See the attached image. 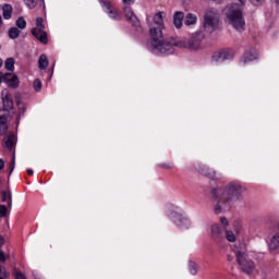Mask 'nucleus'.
<instances>
[{
    "mask_svg": "<svg viewBox=\"0 0 279 279\" xmlns=\"http://www.w3.org/2000/svg\"><path fill=\"white\" fill-rule=\"evenodd\" d=\"M150 34L153 36L150 45L153 53H156L157 56L159 53H161L162 56H171L172 53H175L174 47H178L179 49H190L191 51H196V49H199L202 40H204L203 32H196L192 34L191 38L187 41H175L173 37H171L170 39H165L162 37V32L156 28H153L150 31Z\"/></svg>",
    "mask_w": 279,
    "mask_h": 279,
    "instance_id": "nucleus-1",
    "label": "nucleus"
},
{
    "mask_svg": "<svg viewBox=\"0 0 279 279\" xmlns=\"http://www.w3.org/2000/svg\"><path fill=\"white\" fill-rule=\"evenodd\" d=\"M245 191H247V189L241 185L240 182H230L223 189H214L211 191V199L215 214L221 215L223 206L239 202Z\"/></svg>",
    "mask_w": 279,
    "mask_h": 279,
    "instance_id": "nucleus-2",
    "label": "nucleus"
},
{
    "mask_svg": "<svg viewBox=\"0 0 279 279\" xmlns=\"http://www.w3.org/2000/svg\"><path fill=\"white\" fill-rule=\"evenodd\" d=\"M227 17L234 29H245V20L243 19L241 5L232 4L227 13Z\"/></svg>",
    "mask_w": 279,
    "mask_h": 279,
    "instance_id": "nucleus-3",
    "label": "nucleus"
},
{
    "mask_svg": "<svg viewBox=\"0 0 279 279\" xmlns=\"http://www.w3.org/2000/svg\"><path fill=\"white\" fill-rule=\"evenodd\" d=\"M236 263L241 267V271L243 274H246L247 276L252 275L254 272V269H256V265L250 257H247V254L243 251H238L235 253Z\"/></svg>",
    "mask_w": 279,
    "mask_h": 279,
    "instance_id": "nucleus-4",
    "label": "nucleus"
},
{
    "mask_svg": "<svg viewBox=\"0 0 279 279\" xmlns=\"http://www.w3.org/2000/svg\"><path fill=\"white\" fill-rule=\"evenodd\" d=\"M219 27V17L213 13H207L204 16V29L208 34H213Z\"/></svg>",
    "mask_w": 279,
    "mask_h": 279,
    "instance_id": "nucleus-5",
    "label": "nucleus"
},
{
    "mask_svg": "<svg viewBox=\"0 0 279 279\" xmlns=\"http://www.w3.org/2000/svg\"><path fill=\"white\" fill-rule=\"evenodd\" d=\"M234 50L230 48H223L213 54L214 62H223L226 60H233Z\"/></svg>",
    "mask_w": 279,
    "mask_h": 279,
    "instance_id": "nucleus-6",
    "label": "nucleus"
},
{
    "mask_svg": "<svg viewBox=\"0 0 279 279\" xmlns=\"http://www.w3.org/2000/svg\"><path fill=\"white\" fill-rule=\"evenodd\" d=\"M3 82L4 84H7L8 88H12L13 90H16V88L21 86V81L19 80V75L12 72L4 73Z\"/></svg>",
    "mask_w": 279,
    "mask_h": 279,
    "instance_id": "nucleus-7",
    "label": "nucleus"
},
{
    "mask_svg": "<svg viewBox=\"0 0 279 279\" xmlns=\"http://www.w3.org/2000/svg\"><path fill=\"white\" fill-rule=\"evenodd\" d=\"M154 23L156 25H159V27H153L149 29L150 40H148L147 47L148 49H150V51H154V49L151 48V40H154V36L151 35V29H159L161 34H162V29H165V21L162 20V12H158L154 16Z\"/></svg>",
    "mask_w": 279,
    "mask_h": 279,
    "instance_id": "nucleus-8",
    "label": "nucleus"
},
{
    "mask_svg": "<svg viewBox=\"0 0 279 279\" xmlns=\"http://www.w3.org/2000/svg\"><path fill=\"white\" fill-rule=\"evenodd\" d=\"M211 239L216 243H221V241H226V230L221 228L219 225L211 226Z\"/></svg>",
    "mask_w": 279,
    "mask_h": 279,
    "instance_id": "nucleus-9",
    "label": "nucleus"
},
{
    "mask_svg": "<svg viewBox=\"0 0 279 279\" xmlns=\"http://www.w3.org/2000/svg\"><path fill=\"white\" fill-rule=\"evenodd\" d=\"M124 16L133 27H141V21L138 20L136 14H134V11H132L130 4H125L124 7Z\"/></svg>",
    "mask_w": 279,
    "mask_h": 279,
    "instance_id": "nucleus-10",
    "label": "nucleus"
},
{
    "mask_svg": "<svg viewBox=\"0 0 279 279\" xmlns=\"http://www.w3.org/2000/svg\"><path fill=\"white\" fill-rule=\"evenodd\" d=\"M39 28H32V35L36 37L39 43H43V45H47V32H45V24H41V26H38Z\"/></svg>",
    "mask_w": 279,
    "mask_h": 279,
    "instance_id": "nucleus-11",
    "label": "nucleus"
},
{
    "mask_svg": "<svg viewBox=\"0 0 279 279\" xmlns=\"http://www.w3.org/2000/svg\"><path fill=\"white\" fill-rule=\"evenodd\" d=\"M2 111L5 110H14V100H12V96L10 95V93L8 92V89L2 90Z\"/></svg>",
    "mask_w": 279,
    "mask_h": 279,
    "instance_id": "nucleus-12",
    "label": "nucleus"
},
{
    "mask_svg": "<svg viewBox=\"0 0 279 279\" xmlns=\"http://www.w3.org/2000/svg\"><path fill=\"white\" fill-rule=\"evenodd\" d=\"M198 173H201V175H205V178H209V180H215V175H217V172L210 170L207 166H201L198 168Z\"/></svg>",
    "mask_w": 279,
    "mask_h": 279,
    "instance_id": "nucleus-13",
    "label": "nucleus"
},
{
    "mask_svg": "<svg viewBox=\"0 0 279 279\" xmlns=\"http://www.w3.org/2000/svg\"><path fill=\"white\" fill-rule=\"evenodd\" d=\"M182 21H184V12L177 11L173 14V25L177 29H182Z\"/></svg>",
    "mask_w": 279,
    "mask_h": 279,
    "instance_id": "nucleus-14",
    "label": "nucleus"
},
{
    "mask_svg": "<svg viewBox=\"0 0 279 279\" xmlns=\"http://www.w3.org/2000/svg\"><path fill=\"white\" fill-rule=\"evenodd\" d=\"M105 8L107 9V13L109 14L110 19H113V21H121V13L112 9V5H110V2Z\"/></svg>",
    "mask_w": 279,
    "mask_h": 279,
    "instance_id": "nucleus-15",
    "label": "nucleus"
},
{
    "mask_svg": "<svg viewBox=\"0 0 279 279\" xmlns=\"http://www.w3.org/2000/svg\"><path fill=\"white\" fill-rule=\"evenodd\" d=\"M243 58H244V62H252L258 59V53H256V50L250 49L248 51L244 52Z\"/></svg>",
    "mask_w": 279,
    "mask_h": 279,
    "instance_id": "nucleus-16",
    "label": "nucleus"
},
{
    "mask_svg": "<svg viewBox=\"0 0 279 279\" xmlns=\"http://www.w3.org/2000/svg\"><path fill=\"white\" fill-rule=\"evenodd\" d=\"M49 66V59L47 58V54H40L38 59V69L40 71H45Z\"/></svg>",
    "mask_w": 279,
    "mask_h": 279,
    "instance_id": "nucleus-17",
    "label": "nucleus"
},
{
    "mask_svg": "<svg viewBox=\"0 0 279 279\" xmlns=\"http://www.w3.org/2000/svg\"><path fill=\"white\" fill-rule=\"evenodd\" d=\"M3 13L2 16L5 21H10L12 19V4H4L2 7Z\"/></svg>",
    "mask_w": 279,
    "mask_h": 279,
    "instance_id": "nucleus-18",
    "label": "nucleus"
},
{
    "mask_svg": "<svg viewBox=\"0 0 279 279\" xmlns=\"http://www.w3.org/2000/svg\"><path fill=\"white\" fill-rule=\"evenodd\" d=\"M195 23H197V16L193 13H187L185 15V20H184V25H195Z\"/></svg>",
    "mask_w": 279,
    "mask_h": 279,
    "instance_id": "nucleus-19",
    "label": "nucleus"
},
{
    "mask_svg": "<svg viewBox=\"0 0 279 279\" xmlns=\"http://www.w3.org/2000/svg\"><path fill=\"white\" fill-rule=\"evenodd\" d=\"M14 64H16V61L14 60V58H8L4 62V69L7 71H10V73L14 72Z\"/></svg>",
    "mask_w": 279,
    "mask_h": 279,
    "instance_id": "nucleus-20",
    "label": "nucleus"
},
{
    "mask_svg": "<svg viewBox=\"0 0 279 279\" xmlns=\"http://www.w3.org/2000/svg\"><path fill=\"white\" fill-rule=\"evenodd\" d=\"M9 38H11V40H16V38H19L21 36V31L16 27H11L9 29Z\"/></svg>",
    "mask_w": 279,
    "mask_h": 279,
    "instance_id": "nucleus-21",
    "label": "nucleus"
},
{
    "mask_svg": "<svg viewBox=\"0 0 279 279\" xmlns=\"http://www.w3.org/2000/svg\"><path fill=\"white\" fill-rule=\"evenodd\" d=\"M270 250H278L279 247V232L272 236L269 245Z\"/></svg>",
    "mask_w": 279,
    "mask_h": 279,
    "instance_id": "nucleus-22",
    "label": "nucleus"
},
{
    "mask_svg": "<svg viewBox=\"0 0 279 279\" xmlns=\"http://www.w3.org/2000/svg\"><path fill=\"white\" fill-rule=\"evenodd\" d=\"M15 101H16V105H17L19 110H22V112H20V114H21V116L25 114V111L27 110V108H25V104H23V102L21 101V97L15 96Z\"/></svg>",
    "mask_w": 279,
    "mask_h": 279,
    "instance_id": "nucleus-23",
    "label": "nucleus"
},
{
    "mask_svg": "<svg viewBox=\"0 0 279 279\" xmlns=\"http://www.w3.org/2000/svg\"><path fill=\"white\" fill-rule=\"evenodd\" d=\"M225 239L230 243H234V241H236V235H234V232L232 231L225 230Z\"/></svg>",
    "mask_w": 279,
    "mask_h": 279,
    "instance_id": "nucleus-24",
    "label": "nucleus"
},
{
    "mask_svg": "<svg viewBox=\"0 0 279 279\" xmlns=\"http://www.w3.org/2000/svg\"><path fill=\"white\" fill-rule=\"evenodd\" d=\"M16 27H19V29H25L27 27V22L25 21V17L20 16L16 20Z\"/></svg>",
    "mask_w": 279,
    "mask_h": 279,
    "instance_id": "nucleus-25",
    "label": "nucleus"
},
{
    "mask_svg": "<svg viewBox=\"0 0 279 279\" xmlns=\"http://www.w3.org/2000/svg\"><path fill=\"white\" fill-rule=\"evenodd\" d=\"M172 219L173 222L177 223V226H180L184 221V217L178 213L172 214Z\"/></svg>",
    "mask_w": 279,
    "mask_h": 279,
    "instance_id": "nucleus-26",
    "label": "nucleus"
},
{
    "mask_svg": "<svg viewBox=\"0 0 279 279\" xmlns=\"http://www.w3.org/2000/svg\"><path fill=\"white\" fill-rule=\"evenodd\" d=\"M33 86L35 93H40V90H43V82L40 81V78H36L33 83Z\"/></svg>",
    "mask_w": 279,
    "mask_h": 279,
    "instance_id": "nucleus-27",
    "label": "nucleus"
},
{
    "mask_svg": "<svg viewBox=\"0 0 279 279\" xmlns=\"http://www.w3.org/2000/svg\"><path fill=\"white\" fill-rule=\"evenodd\" d=\"M10 117V111L9 110H4L3 109H0V121L1 123H5V121H8Z\"/></svg>",
    "mask_w": 279,
    "mask_h": 279,
    "instance_id": "nucleus-28",
    "label": "nucleus"
},
{
    "mask_svg": "<svg viewBox=\"0 0 279 279\" xmlns=\"http://www.w3.org/2000/svg\"><path fill=\"white\" fill-rule=\"evenodd\" d=\"M5 146L8 147V149H12V147H14V134H10L7 137Z\"/></svg>",
    "mask_w": 279,
    "mask_h": 279,
    "instance_id": "nucleus-29",
    "label": "nucleus"
},
{
    "mask_svg": "<svg viewBox=\"0 0 279 279\" xmlns=\"http://www.w3.org/2000/svg\"><path fill=\"white\" fill-rule=\"evenodd\" d=\"M189 266H190V274H192V276H197V264L193 260H190Z\"/></svg>",
    "mask_w": 279,
    "mask_h": 279,
    "instance_id": "nucleus-30",
    "label": "nucleus"
},
{
    "mask_svg": "<svg viewBox=\"0 0 279 279\" xmlns=\"http://www.w3.org/2000/svg\"><path fill=\"white\" fill-rule=\"evenodd\" d=\"M158 169H166L167 171H171L173 169V163H158Z\"/></svg>",
    "mask_w": 279,
    "mask_h": 279,
    "instance_id": "nucleus-31",
    "label": "nucleus"
},
{
    "mask_svg": "<svg viewBox=\"0 0 279 279\" xmlns=\"http://www.w3.org/2000/svg\"><path fill=\"white\" fill-rule=\"evenodd\" d=\"M8 132V123L0 121V136H3Z\"/></svg>",
    "mask_w": 279,
    "mask_h": 279,
    "instance_id": "nucleus-32",
    "label": "nucleus"
},
{
    "mask_svg": "<svg viewBox=\"0 0 279 279\" xmlns=\"http://www.w3.org/2000/svg\"><path fill=\"white\" fill-rule=\"evenodd\" d=\"M26 2V5L31 8V10H34L36 5L38 4V0H24Z\"/></svg>",
    "mask_w": 279,
    "mask_h": 279,
    "instance_id": "nucleus-33",
    "label": "nucleus"
},
{
    "mask_svg": "<svg viewBox=\"0 0 279 279\" xmlns=\"http://www.w3.org/2000/svg\"><path fill=\"white\" fill-rule=\"evenodd\" d=\"M13 274L15 276V279H27L23 272L19 271L16 268H14Z\"/></svg>",
    "mask_w": 279,
    "mask_h": 279,
    "instance_id": "nucleus-34",
    "label": "nucleus"
},
{
    "mask_svg": "<svg viewBox=\"0 0 279 279\" xmlns=\"http://www.w3.org/2000/svg\"><path fill=\"white\" fill-rule=\"evenodd\" d=\"M16 165V158L13 156L11 163H10V171H9V175H12L13 171H14V167Z\"/></svg>",
    "mask_w": 279,
    "mask_h": 279,
    "instance_id": "nucleus-35",
    "label": "nucleus"
},
{
    "mask_svg": "<svg viewBox=\"0 0 279 279\" xmlns=\"http://www.w3.org/2000/svg\"><path fill=\"white\" fill-rule=\"evenodd\" d=\"M8 215V207L5 205H0V217H5Z\"/></svg>",
    "mask_w": 279,
    "mask_h": 279,
    "instance_id": "nucleus-36",
    "label": "nucleus"
},
{
    "mask_svg": "<svg viewBox=\"0 0 279 279\" xmlns=\"http://www.w3.org/2000/svg\"><path fill=\"white\" fill-rule=\"evenodd\" d=\"M220 223L223 226L222 230H226L230 223L228 222V218L226 217H220Z\"/></svg>",
    "mask_w": 279,
    "mask_h": 279,
    "instance_id": "nucleus-37",
    "label": "nucleus"
},
{
    "mask_svg": "<svg viewBox=\"0 0 279 279\" xmlns=\"http://www.w3.org/2000/svg\"><path fill=\"white\" fill-rule=\"evenodd\" d=\"M43 23H44L43 17H37V19H36V27L43 26Z\"/></svg>",
    "mask_w": 279,
    "mask_h": 279,
    "instance_id": "nucleus-38",
    "label": "nucleus"
},
{
    "mask_svg": "<svg viewBox=\"0 0 279 279\" xmlns=\"http://www.w3.org/2000/svg\"><path fill=\"white\" fill-rule=\"evenodd\" d=\"M0 263H5V252L0 251Z\"/></svg>",
    "mask_w": 279,
    "mask_h": 279,
    "instance_id": "nucleus-39",
    "label": "nucleus"
},
{
    "mask_svg": "<svg viewBox=\"0 0 279 279\" xmlns=\"http://www.w3.org/2000/svg\"><path fill=\"white\" fill-rule=\"evenodd\" d=\"M8 206H9V208H12V192H9Z\"/></svg>",
    "mask_w": 279,
    "mask_h": 279,
    "instance_id": "nucleus-40",
    "label": "nucleus"
},
{
    "mask_svg": "<svg viewBox=\"0 0 279 279\" xmlns=\"http://www.w3.org/2000/svg\"><path fill=\"white\" fill-rule=\"evenodd\" d=\"M251 3L253 5H260L263 3V0H251Z\"/></svg>",
    "mask_w": 279,
    "mask_h": 279,
    "instance_id": "nucleus-41",
    "label": "nucleus"
},
{
    "mask_svg": "<svg viewBox=\"0 0 279 279\" xmlns=\"http://www.w3.org/2000/svg\"><path fill=\"white\" fill-rule=\"evenodd\" d=\"M2 202H8V192L2 191Z\"/></svg>",
    "mask_w": 279,
    "mask_h": 279,
    "instance_id": "nucleus-42",
    "label": "nucleus"
},
{
    "mask_svg": "<svg viewBox=\"0 0 279 279\" xmlns=\"http://www.w3.org/2000/svg\"><path fill=\"white\" fill-rule=\"evenodd\" d=\"M3 245H5V239L0 235V247H3Z\"/></svg>",
    "mask_w": 279,
    "mask_h": 279,
    "instance_id": "nucleus-43",
    "label": "nucleus"
},
{
    "mask_svg": "<svg viewBox=\"0 0 279 279\" xmlns=\"http://www.w3.org/2000/svg\"><path fill=\"white\" fill-rule=\"evenodd\" d=\"M99 1H100L101 5H104V8L108 7V4L110 3V2H108L106 0H99Z\"/></svg>",
    "mask_w": 279,
    "mask_h": 279,
    "instance_id": "nucleus-44",
    "label": "nucleus"
},
{
    "mask_svg": "<svg viewBox=\"0 0 279 279\" xmlns=\"http://www.w3.org/2000/svg\"><path fill=\"white\" fill-rule=\"evenodd\" d=\"M124 5H130V3H134V0H123Z\"/></svg>",
    "mask_w": 279,
    "mask_h": 279,
    "instance_id": "nucleus-45",
    "label": "nucleus"
},
{
    "mask_svg": "<svg viewBox=\"0 0 279 279\" xmlns=\"http://www.w3.org/2000/svg\"><path fill=\"white\" fill-rule=\"evenodd\" d=\"M5 167V161L3 159H0V171Z\"/></svg>",
    "mask_w": 279,
    "mask_h": 279,
    "instance_id": "nucleus-46",
    "label": "nucleus"
},
{
    "mask_svg": "<svg viewBox=\"0 0 279 279\" xmlns=\"http://www.w3.org/2000/svg\"><path fill=\"white\" fill-rule=\"evenodd\" d=\"M235 232H239L241 225L239 222H234Z\"/></svg>",
    "mask_w": 279,
    "mask_h": 279,
    "instance_id": "nucleus-47",
    "label": "nucleus"
},
{
    "mask_svg": "<svg viewBox=\"0 0 279 279\" xmlns=\"http://www.w3.org/2000/svg\"><path fill=\"white\" fill-rule=\"evenodd\" d=\"M3 77H5V74H3V72L0 71V84L3 82Z\"/></svg>",
    "mask_w": 279,
    "mask_h": 279,
    "instance_id": "nucleus-48",
    "label": "nucleus"
},
{
    "mask_svg": "<svg viewBox=\"0 0 279 279\" xmlns=\"http://www.w3.org/2000/svg\"><path fill=\"white\" fill-rule=\"evenodd\" d=\"M21 113H19L17 116H16V124L19 125V123H21Z\"/></svg>",
    "mask_w": 279,
    "mask_h": 279,
    "instance_id": "nucleus-49",
    "label": "nucleus"
},
{
    "mask_svg": "<svg viewBox=\"0 0 279 279\" xmlns=\"http://www.w3.org/2000/svg\"><path fill=\"white\" fill-rule=\"evenodd\" d=\"M27 173H28V175H34V170L28 169V170H27Z\"/></svg>",
    "mask_w": 279,
    "mask_h": 279,
    "instance_id": "nucleus-50",
    "label": "nucleus"
},
{
    "mask_svg": "<svg viewBox=\"0 0 279 279\" xmlns=\"http://www.w3.org/2000/svg\"><path fill=\"white\" fill-rule=\"evenodd\" d=\"M3 66V59L0 58V69Z\"/></svg>",
    "mask_w": 279,
    "mask_h": 279,
    "instance_id": "nucleus-51",
    "label": "nucleus"
},
{
    "mask_svg": "<svg viewBox=\"0 0 279 279\" xmlns=\"http://www.w3.org/2000/svg\"><path fill=\"white\" fill-rule=\"evenodd\" d=\"M227 260H229V262L232 260V256L228 255Z\"/></svg>",
    "mask_w": 279,
    "mask_h": 279,
    "instance_id": "nucleus-52",
    "label": "nucleus"
},
{
    "mask_svg": "<svg viewBox=\"0 0 279 279\" xmlns=\"http://www.w3.org/2000/svg\"><path fill=\"white\" fill-rule=\"evenodd\" d=\"M239 2L241 3V5H243V0H239Z\"/></svg>",
    "mask_w": 279,
    "mask_h": 279,
    "instance_id": "nucleus-53",
    "label": "nucleus"
},
{
    "mask_svg": "<svg viewBox=\"0 0 279 279\" xmlns=\"http://www.w3.org/2000/svg\"><path fill=\"white\" fill-rule=\"evenodd\" d=\"M0 274H1V266H0Z\"/></svg>",
    "mask_w": 279,
    "mask_h": 279,
    "instance_id": "nucleus-54",
    "label": "nucleus"
},
{
    "mask_svg": "<svg viewBox=\"0 0 279 279\" xmlns=\"http://www.w3.org/2000/svg\"><path fill=\"white\" fill-rule=\"evenodd\" d=\"M0 279H3L2 277H0Z\"/></svg>",
    "mask_w": 279,
    "mask_h": 279,
    "instance_id": "nucleus-55",
    "label": "nucleus"
}]
</instances>
